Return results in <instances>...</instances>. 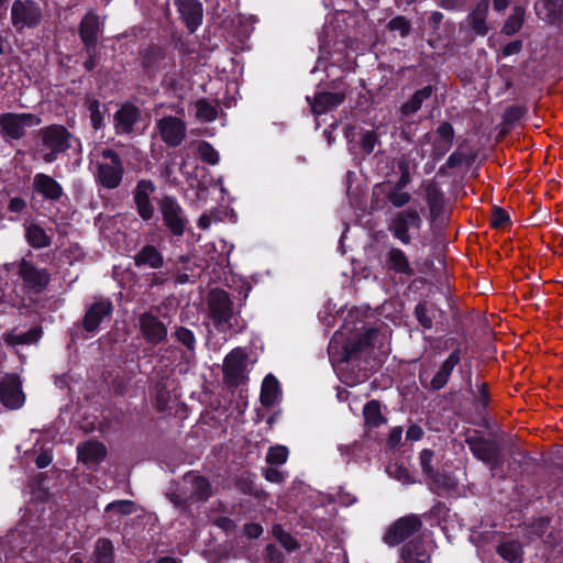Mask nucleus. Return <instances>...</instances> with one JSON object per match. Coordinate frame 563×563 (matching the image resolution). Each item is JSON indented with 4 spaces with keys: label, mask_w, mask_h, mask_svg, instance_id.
Listing matches in <instances>:
<instances>
[{
    "label": "nucleus",
    "mask_w": 563,
    "mask_h": 563,
    "mask_svg": "<svg viewBox=\"0 0 563 563\" xmlns=\"http://www.w3.org/2000/svg\"><path fill=\"white\" fill-rule=\"evenodd\" d=\"M91 164L96 166V179L107 189L117 188L123 177V164L111 148L97 146L90 152Z\"/></svg>",
    "instance_id": "obj_1"
},
{
    "label": "nucleus",
    "mask_w": 563,
    "mask_h": 563,
    "mask_svg": "<svg viewBox=\"0 0 563 563\" xmlns=\"http://www.w3.org/2000/svg\"><path fill=\"white\" fill-rule=\"evenodd\" d=\"M211 496V485L197 473H187L179 488L169 494V500L179 509H187L194 503L207 500Z\"/></svg>",
    "instance_id": "obj_2"
},
{
    "label": "nucleus",
    "mask_w": 563,
    "mask_h": 563,
    "mask_svg": "<svg viewBox=\"0 0 563 563\" xmlns=\"http://www.w3.org/2000/svg\"><path fill=\"white\" fill-rule=\"evenodd\" d=\"M375 334V331H366L353 339L345 340L343 332H335L329 343V355L335 362H347L367 347Z\"/></svg>",
    "instance_id": "obj_3"
},
{
    "label": "nucleus",
    "mask_w": 563,
    "mask_h": 563,
    "mask_svg": "<svg viewBox=\"0 0 563 563\" xmlns=\"http://www.w3.org/2000/svg\"><path fill=\"white\" fill-rule=\"evenodd\" d=\"M209 314L217 330L228 332L238 320L232 310V301L224 290H212L208 298Z\"/></svg>",
    "instance_id": "obj_4"
},
{
    "label": "nucleus",
    "mask_w": 563,
    "mask_h": 563,
    "mask_svg": "<svg viewBox=\"0 0 563 563\" xmlns=\"http://www.w3.org/2000/svg\"><path fill=\"white\" fill-rule=\"evenodd\" d=\"M422 227V219L416 209L409 208L397 212L388 223V231L391 235L408 245L412 241V233Z\"/></svg>",
    "instance_id": "obj_5"
},
{
    "label": "nucleus",
    "mask_w": 563,
    "mask_h": 563,
    "mask_svg": "<svg viewBox=\"0 0 563 563\" xmlns=\"http://www.w3.org/2000/svg\"><path fill=\"white\" fill-rule=\"evenodd\" d=\"M253 362L249 360V353L244 347L232 350L224 358L223 375L231 385L243 383L252 367Z\"/></svg>",
    "instance_id": "obj_6"
},
{
    "label": "nucleus",
    "mask_w": 563,
    "mask_h": 563,
    "mask_svg": "<svg viewBox=\"0 0 563 563\" xmlns=\"http://www.w3.org/2000/svg\"><path fill=\"white\" fill-rule=\"evenodd\" d=\"M43 146L47 152L43 154V159L47 163L54 162L58 153L66 151L70 146L71 135L62 125H52L42 133Z\"/></svg>",
    "instance_id": "obj_7"
},
{
    "label": "nucleus",
    "mask_w": 563,
    "mask_h": 563,
    "mask_svg": "<svg viewBox=\"0 0 563 563\" xmlns=\"http://www.w3.org/2000/svg\"><path fill=\"white\" fill-rule=\"evenodd\" d=\"M11 19L13 26L18 30L34 27L40 23L42 12L38 5L33 1L16 0L11 8Z\"/></svg>",
    "instance_id": "obj_8"
},
{
    "label": "nucleus",
    "mask_w": 563,
    "mask_h": 563,
    "mask_svg": "<svg viewBox=\"0 0 563 563\" xmlns=\"http://www.w3.org/2000/svg\"><path fill=\"white\" fill-rule=\"evenodd\" d=\"M161 211L167 229L176 236L183 235L188 221L179 203L170 197H165L161 202Z\"/></svg>",
    "instance_id": "obj_9"
},
{
    "label": "nucleus",
    "mask_w": 563,
    "mask_h": 563,
    "mask_svg": "<svg viewBox=\"0 0 563 563\" xmlns=\"http://www.w3.org/2000/svg\"><path fill=\"white\" fill-rule=\"evenodd\" d=\"M38 123V118L30 113H5L0 117V126L3 133L15 140L23 136L25 128L34 126Z\"/></svg>",
    "instance_id": "obj_10"
},
{
    "label": "nucleus",
    "mask_w": 563,
    "mask_h": 563,
    "mask_svg": "<svg viewBox=\"0 0 563 563\" xmlns=\"http://www.w3.org/2000/svg\"><path fill=\"white\" fill-rule=\"evenodd\" d=\"M420 528L421 521L419 517L415 515L402 517L388 529L384 538L385 542L389 545H396L412 536Z\"/></svg>",
    "instance_id": "obj_11"
},
{
    "label": "nucleus",
    "mask_w": 563,
    "mask_h": 563,
    "mask_svg": "<svg viewBox=\"0 0 563 563\" xmlns=\"http://www.w3.org/2000/svg\"><path fill=\"white\" fill-rule=\"evenodd\" d=\"M157 129L162 140L169 146L179 145L186 135L185 122L175 117H164L157 121Z\"/></svg>",
    "instance_id": "obj_12"
},
{
    "label": "nucleus",
    "mask_w": 563,
    "mask_h": 563,
    "mask_svg": "<svg viewBox=\"0 0 563 563\" xmlns=\"http://www.w3.org/2000/svg\"><path fill=\"white\" fill-rule=\"evenodd\" d=\"M0 401L9 409H18L24 404L21 382L16 376H5L0 380Z\"/></svg>",
    "instance_id": "obj_13"
},
{
    "label": "nucleus",
    "mask_w": 563,
    "mask_h": 563,
    "mask_svg": "<svg viewBox=\"0 0 563 563\" xmlns=\"http://www.w3.org/2000/svg\"><path fill=\"white\" fill-rule=\"evenodd\" d=\"M139 324L142 335L151 344L161 343L167 335L165 324L152 313H142L139 318Z\"/></svg>",
    "instance_id": "obj_14"
},
{
    "label": "nucleus",
    "mask_w": 563,
    "mask_h": 563,
    "mask_svg": "<svg viewBox=\"0 0 563 563\" xmlns=\"http://www.w3.org/2000/svg\"><path fill=\"white\" fill-rule=\"evenodd\" d=\"M112 309V303L108 299H101L92 303L85 316V329L90 332L97 330L104 319L110 318Z\"/></svg>",
    "instance_id": "obj_15"
},
{
    "label": "nucleus",
    "mask_w": 563,
    "mask_h": 563,
    "mask_svg": "<svg viewBox=\"0 0 563 563\" xmlns=\"http://www.w3.org/2000/svg\"><path fill=\"white\" fill-rule=\"evenodd\" d=\"M100 32V22L98 15L92 12H88L81 20L80 23V38L85 43L87 52L90 54L95 49L98 35Z\"/></svg>",
    "instance_id": "obj_16"
},
{
    "label": "nucleus",
    "mask_w": 563,
    "mask_h": 563,
    "mask_svg": "<svg viewBox=\"0 0 563 563\" xmlns=\"http://www.w3.org/2000/svg\"><path fill=\"white\" fill-rule=\"evenodd\" d=\"M140 118L139 109L131 104H123L114 114V129L118 134H129Z\"/></svg>",
    "instance_id": "obj_17"
},
{
    "label": "nucleus",
    "mask_w": 563,
    "mask_h": 563,
    "mask_svg": "<svg viewBox=\"0 0 563 563\" xmlns=\"http://www.w3.org/2000/svg\"><path fill=\"white\" fill-rule=\"evenodd\" d=\"M178 11L190 32H194L202 21V7L196 0H175Z\"/></svg>",
    "instance_id": "obj_18"
},
{
    "label": "nucleus",
    "mask_w": 563,
    "mask_h": 563,
    "mask_svg": "<svg viewBox=\"0 0 563 563\" xmlns=\"http://www.w3.org/2000/svg\"><path fill=\"white\" fill-rule=\"evenodd\" d=\"M20 275L23 282L31 288L42 289L49 280V275L45 269L34 267L30 262L23 260L20 263Z\"/></svg>",
    "instance_id": "obj_19"
},
{
    "label": "nucleus",
    "mask_w": 563,
    "mask_h": 563,
    "mask_svg": "<svg viewBox=\"0 0 563 563\" xmlns=\"http://www.w3.org/2000/svg\"><path fill=\"white\" fill-rule=\"evenodd\" d=\"M385 265L388 271H393L397 274L412 276L415 273L407 255L398 247H391L388 250L386 253Z\"/></svg>",
    "instance_id": "obj_20"
},
{
    "label": "nucleus",
    "mask_w": 563,
    "mask_h": 563,
    "mask_svg": "<svg viewBox=\"0 0 563 563\" xmlns=\"http://www.w3.org/2000/svg\"><path fill=\"white\" fill-rule=\"evenodd\" d=\"M307 100L311 104L312 112L320 115L342 103L344 95L341 92H321L313 98V101H310L309 97H307Z\"/></svg>",
    "instance_id": "obj_21"
},
{
    "label": "nucleus",
    "mask_w": 563,
    "mask_h": 563,
    "mask_svg": "<svg viewBox=\"0 0 563 563\" xmlns=\"http://www.w3.org/2000/svg\"><path fill=\"white\" fill-rule=\"evenodd\" d=\"M468 443L471 451L477 459L490 464L497 461L498 448L495 442L484 439H472Z\"/></svg>",
    "instance_id": "obj_22"
},
{
    "label": "nucleus",
    "mask_w": 563,
    "mask_h": 563,
    "mask_svg": "<svg viewBox=\"0 0 563 563\" xmlns=\"http://www.w3.org/2000/svg\"><path fill=\"white\" fill-rule=\"evenodd\" d=\"M78 459L85 464H97L107 454L106 446L100 442H86L77 448Z\"/></svg>",
    "instance_id": "obj_23"
},
{
    "label": "nucleus",
    "mask_w": 563,
    "mask_h": 563,
    "mask_svg": "<svg viewBox=\"0 0 563 563\" xmlns=\"http://www.w3.org/2000/svg\"><path fill=\"white\" fill-rule=\"evenodd\" d=\"M460 351H453L449 357L443 362L440 369L435 373L431 380V387L433 389H441L448 383L449 377L452 374L453 368L460 362Z\"/></svg>",
    "instance_id": "obj_24"
},
{
    "label": "nucleus",
    "mask_w": 563,
    "mask_h": 563,
    "mask_svg": "<svg viewBox=\"0 0 563 563\" xmlns=\"http://www.w3.org/2000/svg\"><path fill=\"white\" fill-rule=\"evenodd\" d=\"M563 8L562 0H538L536 12L538 16L549 23L559 21Z\"/></svg>",
    "instance_id": "obj_25"
},
{
    "label": "nucleus",
    "mask_w": 563,
    "mask_h": 563,
    "mask_svg": "<svg viewBox=\"0 0 563 563\" xmlns=\"http://www.w3.org/2000/svg\"><path fill=\"white\" fill-rule=\"evenodd\" d=\"M34 188L47 199L53 200L58 199L63 194L60 185L45 174H37L34 177Z\"/></svg>",
    "instance_id": "obj_26"
},
{
    "label": "nucleus",
    "mask_w": 563,
    "mask_h": 563,
    "mask_svg": "<svg viewBox=\"0 0 563 563\" xmlns=\"http://www.w3.org/2000/svg\"><path fill=\"white\" fill-rule=\"evenodd\" d=\"M404 563H431L430 554L420 542H410L401 550Z\"/></svg>",
    "instance_id": "obj_27"
},
{
    "label": "nucleus",
    "mask_w": 563,
    "mask_h": 563,
    "mask_svg": "<svg viewBox=\"0 0 563 563\" xmlns=\"http://www.w3.org/2000/svg\"><path fill=\"white\" fill-rule=\"evenodd\" d=\"M280 397V386L278 380L272 375L268 374L262 384L261 390V402L265 407H271L275 405Z\"/></svg>",
    "instance_id": "obj_28"
},
{
    "label": "nucleus",
    "mask_w": 563,
    "mask_h": 563,
    "mask_svg": "<svg viewBox=\"0 0 563 563\" xmlns=\"http://www.w3.org/2000/svg\"><path fill=\"white\" fill-rule=\"evenodd\" d=\"M134 262L136 266H148L155 269L159 268L164 261L156 247L146 245L134 256Z\"/></svg>",
    "instance_id": "obj_29"
},
{
    "label": "nucleus",
    "mask_w": 563,
    "mask_h": 563,
    "mask_svg": "<svg viewBox=\"0 0 563 563\" xmlns=\"http://www.w3.org/2000/svg\"><path fill=\"white\" fill-rule=\"evenodd\" d=\"M497 553L509 563H520L522 561V548L516 540H505L498 548Z\"/></svg>",
    "instance_id": "obj_30"
},
{
    "label": "nucleus",
    "mask_w": 563,
    "mask_h": 563,
    "mask_svg": "<svg viewBox=\"0 0 563 563\" xmlns=\"http://www.w3.org/2000/svg\"><path fill=\"white\" fill-rule=\"evenodd\" d=\"M488 12V2L482 1L479 2L476 8L471 13V24L473 30L481 35H484L487 33V26H486V15Z\"/></svg>",
    "instance_id": "obj_31"
},
{
    "label": "nucleus",
    "mask_w": 563,
    "mask_h": 563,
    "mask_svg": "<svg viewBox=\"0 0 563 563\" xmlns=\"http://www.w3.org/2000/svg\"><path fill=\"white\" fill-rule=\"evenodd\" d=\"M432 95V88L430 86H426L422 89L415 92L410 100H408L401 107V112L405 115L416 113L422 106L423 101L429 99Z\"/></svg>",
    "instance_id": "obj_32"
},
{
    "label": "nucleus",
    "mask_w": 563,
    "mask_h": 563,
    "mask_svg": "<svg viewBox=\"0 0 563 563\" xmlns=\"http://www.w3.org/2000/svg\"><path fill=\"white\" fill-rule=\"evenodd\" d=\"M26 240L35 249H42L49 245V236L45 230L37 224H31L26 228Z\"/></svg>",
    "instance_id": "obj_33"
},
{
    "label": "nucleus",
    "mask_w": 563,
    "mask_h": 563,
    "mask_svg": "<svg viewBox=\"0 0 563 563\" xmlns=\"http://www.w3.org/2000/svg\"><path fill=\"white\" fill-rule=\"evenodd\" d=\"M196 117L201 121H213L218 115V107L207 99H199L194 104Z\"/></svg>",
    "instance_id": "obj_34"
},
{
    "label": "nucleus",
    "mask_w": 563,
    "mask_h": 563,
    "mask_svg": "<svg viewBox=\"0 0 563 563\" xmlns=\"http://www.w3.org/2000/svg\"><path fill=\"white\" fill-rule=\"evenodd\" d=\"M41 331L36 328L26 332H12L5 336V342L11 345L32 344L40 340Z\"/></svg>",
    "instance_id": "obj_35"
},
{
    "label": "nucleus",
    "mask_w": 563,
    "mask_h": 563,
    "mask_svg": "<svg viewBox=\"0 0 563 563\" xmlns=\"http://www.w3.org/2000/svg\"><path fill=\"white\" fill-rule=\"evenodd\" d=\"M95 563H114L113 544L108 539H100L96 543Z\"/></svg>",
    "instance_id": "obj_36"
},
{
    "label": "nucleus",
    "mask_w": 563,
    "mask_h": 563,
    "mask_svg": "<svg viewBox=\"0 0 563 563\" xmlns=\"http://www.w3.org/2000/svg\"><path fill=\"white\" fill-rule=\"evenodd\" d=\"M363 415L365 423L371 427H378L384 421L379 402L375 400H372L364 406Z\"/></svg>",
    "instance_id": "obj_37"
},
{
    "label": "nucleus",
    "mask_w": 563,
    "mask_h": 563,
    "mask_svg": "<svg viewBox=\"0 0 563 563\" xmlns=\"http://www.w3.org/2000/svg\"><path fill=\"white\" fill-rule=\"evenodd\" d=\"M433 459V452L424 449L420 452V465L422 467V472L434 483L440 485V479L433 467L431 466V462Z\"/></svg>",
    "instance_id": "obj_38"
},
{
    "label": "nucleus",
    "mask_w": 563,
    "mask_h": 563,
    "mask_svg": "<svg viewBox=\"0 0 563 563\" xmlns=\"http://www.w3.org/2000/svg\"><path fill=\"white\" fill-rule=\"evenodd\" d=\"M525 12L520 8H516L512 14L507 19L504 24L503 32L507 35L517 33L522 25Z\"/></svg>",
    "instance_id": "obj_39"
},
{
    "label": "nucleus",
    "mask_w": 563,
    "mask_h": 563,
    "mask_svg": "<svg viewBox=\"0 0 563 563\" xmlns=\"http://www.w3.org/2000/svg\"><path fill=\"white\" fill-rule=\"evenodd\" d=\"M154 191L155 186L151 180H140L134 190V202L150 201V197Z\"/></svg>",
    "instance_id": "obj_40"
},
{
    "label": "nucleus",
    "mask_w": 563,
    "mask_h": 563,
    "mask_svg": "<svg viewBox=\"0 0 563 563\" xmlns=\"http://www.w3.org/2000/svg\"><path fill=\"white\" fill-rule=\"evenodd\" d=\"M288 459V449L284 445H276L268 449L266 462L269 464L282 465Z\"/></svg>",
    "instance_id": "obj_41"
},
{
    "label": "nucleus",
    "mask_w": 563,
    "mask_h": 563,
    "mask_svg": "<svg viewBox=\"0 0 563 563\" xmlns=\"http://www.w3.org/2000/svg\"><path fill=\"white\" fill-rule=\"evenodd\" d=\"M387 199L394 207L401 208L410 201L411 196L407 191L393 188L387 192Z\"/></svg>",
    "instance_id": "obj_42"
},
{
    "label": "nucleus",
    "mask_w": 563,
    "mask_h": 563,
    "mask_svg": "<svg viewBox=\"0 0 563 563\" xmlns=\"http://www.w3.org/2000/svg\"><path fill=\"white\" fill-rule=\"evenodd\" d=\"M198 153L205 162L211 165L219 163V153L208 142H201L198 145Z\"/></svg>",
    "instance_id": "obj_43"
},
{
    "label": "nucleus",
    "mask_w": 563,
    "mask_h": 563,
    "mask_svg": "<svg viewBox=\"0 0 563 563\" xmlns=\"http://www.w3.org/2000/svg\"><path fill=\"white\" fill-rule=\"evenodd\" d=\"M106 511L118 515H130L134 511V504L131 500H115L107 505Z\"/></svg>",
    "instance_id": "obj_44"
},
{
    "label": "nucleus",
    "mask_w": 563,
    "mask_h": 563,
    "mask_svg": "<svg viewBox=\"0 0 563 563\" xmlns=\"http://www.w3.org/2000/svg\"><path fill=\"white\" fill-rule=\"evenodd\" d=\"M174 334L177 341L184 344L189 351H192L195 349L196 339L190 330L179 327L176 329Z\"/></svg>",
    "instance_id": "obj_45"
},
{
    "label": "nucleus",
    "mask_w": 563,
    "mask_h": 563,
    "mask_svg": "<svg viewBox=\"0 0 563 563\" xmlns=\"http://www.w3.org/2000/svg\"><path fill=\"white\" fill-rule=\"evenodd\" d=\"M388 27L390 31L398 32L400 36L405 37L409 34L410 23L404 16H396L389 21Z\"/></svg>",
    "instance_id": "obj_46"
},
{
    "label": "nucleus",
    "mask_w": 563,
    "mask_h": 563,
    "mask_svg": "<svg viewBox=\"0 0 563 563\" xmlns=\"http://www.w3.org/2000/svg\"><path fill=\"white\" fill-rule=\"evenodd\" d=\"M273 533L279 540L280 544L285 549H287L288 551L296 549L297 543L295 539L289 533L283 531V529L279 526H275L273 528Z\"/></svg>",
    "instance_id": "obj_47"
},
{
    "label": "nucleus",
    "mask_w": 563,
    "mask_h": 563,
    "mask_svg": "<svg viewBox=\"0 0 563 563\" xmlns=\"http://www.w3.org/2000/svg\"><path fill=\"white\" fill-rule=\"evenodd\" d=\"M88 110L90 112V119H91L92 126L95 129H99L103 121V117L100 111V102L98 100H89L88 101Z\"/></svg>",
    "instance_id": "obj_48"
},
{
    "label": "nucleus",
    "mask_w": 563,
    "mask_h": 563,
    "mask_svg": "<svg viewBox=\"0 0 563 563\" xmlns=\"http://www.w3.org/2000/svg\"><path fill=\"white\" fill-rule=\"evenodd\" d=\"M428 312H429V308H428L427 303H419L416 307L417 319L420 322V324L422 327H424L426 329H430L432 327V320L429 317Z\"/></svg>",
    "instance_id": "obj_49"
},
{
    "label": "nucleus",
    "mask_w": 563,
    "mask_h": 563,
    "mask_svg": "<svg viewBox=\"0 0 563 563\" xmlns=\"http://www.w3.org/2000/svg\"><path fill=\"white\" fill-rule=\"evenodd\" d=\"M377 142V135L372 131H367L362 135L361 146L367 154H369L374 151Z\"/></svg>",
    "instance_id": "obj_50"
},
{
    "label": "nucleus",
    "mask_w": 563,
    "mask_h": 563,
    "mask_svg": "<svg viewBox=\"0 0 563 563\" xmlns=\"http://www.w3.org/2000/svg\"><path fill=\"white\" fill-rule=\"evenodd\" d=\"M509 221L508 213L501 208L495 207L493 209V214L490 219V223L495 228H501Z\"/></svg>",
    "instance_id": "obj_51"
},
{
    "label": "nucleus",
    "mask_w": 563,
    "mask_h": 563,
    "mask_svg": "<svg viewBox=\"0 0 563 563\" xmlns=\"http://www.w3.org/2000/svg\"><path fill=\"white\" fill-rule=\"evenodd\" d=\"M136 206V210H137V213L139 216L145 220V221H148L152 219L153 214H154V207L150 201H142V202H139V203H135Z\"/></svg>",
    "instance_id": "obj_52"
},
{
    "label": "nucleus",
    "mask_w": 563,
    "mask_h": 563,
    "mask_svg": "<svg viewBox=\"0 0 563 563\" xmlns=\"http://www.w3.org/2000/svg\"><path fill=\"white\" fill-rule=\"evenodd\" d=\"M438 134L446 146H450L453 137V129L449 123H442L438 128Z\"/></svg>",
    "instance_id": "obj_53"
},
{
    "label": "nucleus",
    "mask_w": 563,
    "mask_h": 563,
    "mask_svg": "<svg viewBox=\"0 0 563 563\" xmlns=\"http://www.w3.org/2000/svg\"><path fill=\"white\" fill-rule=\"evenodd\" d=\"M264 476L268 482H272V483H282L285 478L284 474L274 467L265 468Z\"/></svg>",
    "instance_id": "obj_54"
},
{
    "label": "nucleus",
    "mask_w": 563,
    "mask_h": 563,
    "mask_svg": "<svg viewBox=\"0 0 563 563\" xmlns=\"http://www.w3.org/2000/svg\"><path fill=\"white\" fill-rule=\"evenodd\" d=\"M401 438H402V430H401V428L396 427L390 431L387 443L389 446L395 448L400 443Z\"/></svg>",
    "instance_id": "obj_55"
},
{
    "label": "nucleus",
    "mask_w": 563,
    "mask_h": 563,
    "mask_svg": "<svg viewBox=\"0 0 563 563\" xmlns=\"http://www.w3.org/2000/svg\"><path fill=\"white\" fill-rule=\"evenodd\" d=\"M169 395L165 390H159L156 395V407L159 411H165L168 408Z\"/></svg>",
    "instance_id": "obj_56"
},
{
    "label": "nucleus",
    "mask_w": 563,
    "mask_h": 563,
    "mask_svg": "<svg viewBox=\"0 0 563 563\" xmlns=\"http://www.w3.org/2000/svg\"><path fill=\"white\" fill-rule=\"evenodd\" d=\"M244 532L249 538L255 539L262 534L263 528L258 523H247L244 527Z\"/></svg>",
    "instance_id": "obj_57"
},
{
    "label": "nucleus",
    "mask_w": 563,
    "mask_h": 563,
    "mask_svg": "<svg viewBox=\"0 0 563 563\" xmlns=\"http://www.w3.org/2000/svg\"><path fill=\"white\" fill-rule=\"evenodd\" d=\"M266 552L269 563H283V556L274 545H267Z\"/></svg>",
    "instance_id": "obj_58"
},
{
    "label": "nucleus",
    "mask_w": 563,
    "mask_h": 563,
    "mask_svg": "<svg viewBox=\"0 0 563 563\" xmlns=\"http://www.w3.org/2000/svg\"><path fill=\"white\" fill-rule=\"evenodd\" d=\"M521 47H522V44L520 41L510 42L503 48V55L510 56V55L517 54L520 52Z\"/></svg>",
    "instance_id": "obj_59"
},
{
    "label": "nucleus",
    "mask_w": 563,
    "mask_h": 563,
    "mask_svg": "<svg viewBox=\"0 0 563 563\" xmlns=\"http://www.w3.org/2000/svg\"><path fill=\"white\" fill-rule=\"evenodd\" d=\"M423 431L419 426L412 424L408 428L406 437L408 440L418 441L422 438Z\"/></svg>",
    "instance_id": "obj_60"
},
{
    "label": "nucleus",
    "mask_w": 563,
    "mask_h": 563,
    "mask_svg": "<svg viewBox=\"0 0 563 563\" xmlns=\"http://www.w3.org/2000/svg\"><path fill=\"white\" fill-rule=\"evenodd\" d=\"M26 203L21 198H12L9 203V210L12 212H21L25 208Z\"/></svg>",
    "instance_id": "obj_61"
},
{
    "label": "nucleus",
    "mask_w": 563,
    "mask_h": 563,
    "mask_svg": "<svg viewBox=\"0 0 563 563\" xmlns=\"http://www.w3.org/2000/svg\"><path fill=\"white\" fill-rule=\"evenodd\" d=\"M36 465L38 468H44L46 466H48L52 462V455L49 452H42L37 457H36Z\"/></svg>",
    "instance_id": "obj_62"
},
{
    "label": "nucleus",
    "mask_w": 563,
    "mask_h": 563,
    "mask_svg": "<svg viewBox=\"0 0 563 563\" xmlns=\"http://www.w3.org/2000/svg\"><path fill=\"white\" fill-rule=\"evenodd\" d=\"M336 500L342 505L349 506V505H352L353 503H355L356 498H355V496H353L349 493L340 492L338 494Z\"/></svg>",
    "instance_id": "obj_63"
},
{
    "label": "nucleus",
    "mask_w": 563,
    "mask_h": 563,
    "mask_svg": "<svg viewBox=\"0 0 563 563\" xmlns=\"http://www.w3.org/2000/svg\"><path fill=\"white\" fill-rule=\"evenodd\" d=\"M411 181V177L410 175H400L399 179L397 180V183L395 184L394 188L396 189H401L404 190V188Z\"/></svg>",
    "instance_id": "obj_64"
}]
</instances>
